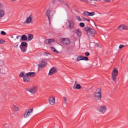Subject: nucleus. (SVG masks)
Returning <instances> with one entry per match:
<instances>
[{
    "instance_id": "obj_14",
    "label": "nucleus",
    "mask_w": 128,
    "mask_h": 128,
    "mask_svg": "<svg viewBox=\"0 0 128 128\" xmlns=\"http://www.w3.org/2000/svg\"><path fill=\"white\" fill-rule=\"evenodd\" d=\"M54 74H56V68H53L50 70L48 76H54Z\"/></svg>"
},
{
    "instance_id": "obj_4",
    "label": "nucleus",
    "mask_w": 128,
    "mask_h": 128,
    "mask_svg": "<svg viewBox=\"0 0 128 128\" xmlns=\"http://www.w3.org/2000/svg\"><path fill=\"white\" fill-rule=\"evenodd\" d=\"M28 44L26 42H23L20 46V48L22 52H26L28 50Z\"/></svg>"
},
{
    "instance_id": "obj_2",
    "label": "nucleus",
    "mask_w": 128,
    "mask_h": 128,
    "mask_svg": "<svg viewBox=\"0 0 128 128\" xmlns=\"http://www.w3.org/2000/svg\"><path fill=\"white\" fill-rule=\"evenodd\" d=\"M112 80L114 82H116L118 80V68H114L111 74Z\"/></svg>"
},
{
    "instance_id": "obj_15",
    "label": "nucleus",
    "mask_w": 128,
    "mask_h": 128,
    "mask_svg": "<svg viewBox=\"0 0 128 128\" xmlns=\"http://www.w3.org/2000/svg\"><path fill=\"white\" fill-rule=\"evenodd\" d=\"M23 81L24 82H30V78H28L27 74H25L24 76V77Z\"/></svg>"
},
{
    "instance_id": "obj_35",
    "label": "nucleus",
    "mask_w": 128,
    "mask_h": 128,
    "mask_svg": "<svg viewBox=\"0 0 128 128\" xmlns=\"http://www.w3.org/2000/svg\"><path fill=\"white\" fill-rule=\"evenodd\" d=\"M124 48V45H120V46H119L120 50H122V48Z\"/></svg>"
},
{
    "instance_id": "obj_29",
    "label": "nucleus",
    "mask_w": 128,
    "mask_h": 128,
    "mask_svg": "<svg viewBox=\"0 0 128 128\" xmlns=\"http://www.w3.org/2000/svg\"><path fill=\"white\" fill-rule=\"evenodd\" d=\"M51 50H52V52H56V54H58V52L56 50V48H54V47H52Z\"/></svg>"
},
{
    "instance_id": "obj_46",
    "label": "nucleus",
    "mask_w": 128,
    "mask_h": 128,
    "mask_svg": "<svg viewBox=\"0 0 128 128\" xmlns=\"http://www.w3.org/2000/svg\"><path fill=\"white\" fill-rule=\"evenodd\" d=\"M16 0H11V2H16Z\"/></svg>"
},
{
    "instance_id": "obj_47",
    "label": "nucleus",
    "mask_w": 128,
    "mask_h": 128,
    "mask_svg": "<svg viewBox=\"0 0 128 128\" xmlns=\"http://www.w3.org/2000/svg\"><path fill=\"white\" fill-rule=\"evenodd\" d=\"M1 72H2V68H0V74Z\"/></svg>"
},
{
    "instance_id": "obj_44",
    "label": "nucleus",
    "mask_w": 128,
    "mask_h": 128,
    "mask_svg": "<svg viewBox=\"0 0 128 128\" xmlns=\"http://www.w3.org/2000/svg\"><path fill=\"white\" fill-rule=\"evenodd\" d=\"M96 46L98 48H100V46L98 44H96Z\"/></svg>"
},
{
    "instance_id": "obj_8",
    "label": "nucleus",
    "mask_w": 128,
    "mask_h": 128,
    "mask_svg": "<svg viewBox=\"0 0 128 128\" xmlns=\"http://www.w3.org/2000/svg\"><path fill=\"white\" fill-rule=\"evenodd\" d=\"M48 102L50 106L56 105V97L54 96H51L48 99Z\"/></svg>"
},
{
    "instance_id": "obj_28",
    "label": "nucleus",
    "mask_w": 128,
    "mask_h": 128,
    "mask_svg": "<svg viewBox=\"0 0 128 128\" xmlns=\"http://www.w3.org/2000/svg\"><path fill=\"white\" fill-rule=\"evenodd\" d=\"M63 100L64 102V104H68V98L66 97H63Z\"/></svg>"
},
{
    "instance_id": "obj_23",
    "label": "nucleus",
    "mask_w": 128,
    "mask_h": 128,
    "mask_svg": "<svg viewBox=\"0 0 128 128\" xmlns=\"http://www.w3.org/2000/svg\"><path fill=\"white\" fill-rule=\"evenodd\" d=\"M76 34H78V36H82V31L78 29V30H76Z\"/></svg>"
},
{
    "instance_id": "obj_25",
    "label": "nucleus",
    "mask_w": 128,
    "mask_h": 128,
    "mask_svg": "<svg viewBox=\"0 0 128 128\" xmlns=\"http://www.w3.org/2000/svg\"><path fill=\"white\" fill-rule=\"evenodd\" d=\"M80 60H84V56H79L77 58L78 62H80Z\"/></svg>"
},
{
    "instance_id": "obj_43",
    "label": "nucleus",
    "mask_w": 128,
    "mask_h": 128,
    "mask_svg": "<svg viewBox=\"0 0 128 128\" xmlns=\"http://www.w3.org/2000/svg\"><path fill=\"white\" fill-rule=\"evenodd\" d=\"M48 18L50 22V19L52 18V17L48 16Z\"/></svg>"
},
{
    "instance_id": "obj_33",
    "label": "nucleus",
    "mask_w": 128,
    "mask_h": 128,
    "mask_svg": "<svg viewBox=\"0 0 128 128\" xmlns=\"http://www.w3.org/2000/svg\"><path fill=\"white\" fill-rule=\"evenodd\" d=\"M1 34L2 36H6V32H4V31H2Z\"/></svg>"
},
{
    "instance_id": "obj_41",
    "label": "nucleus",
    "mask_w": 128,
    "mask_h": 128,
    "mask_svg": "<svg viewBox=\"0 0 128 128\" xmlns=\"http://www.w3.org/2000/svg\"><path fill=\"white\" fill-rule=\"evenodd\" d=\"M78 20L79 22H82V19L80 17L78 18Z\"/></svg>"
},
{
    "instance_id": "obj_6",
    "label": "nucleus",
    "mask_w": 128,
    "mask_h": 128,
    "mask_svg": "<svg viewBox=\"0 0 128 128\" xmlns=\"http://www.w3.org/2000/svg\"><path fill=\"white\" fill-rule=\"evenodd\" d=\"M48 60L46 59H42L40 62V64L38 65V66L40 68H46L48 66V63L46 62Z\"/></svg>"
},
{
    "instance_id": "obj_19",
    "label": "nucleus",
    "mask_w": 128,
    "mask_h": 128,
    "mask_svg": "<svg viewBox=\"0 0 128 128\" xmlns=\"http://www.w3.org/2000/svg\"><path fill=\"white\" fill-rule=\"evenodd\" d=\"M62 40L64 44L68 45L70 44V40L68 38H63Z\"/></svg>"
},
{
    "instance_id": "obj_30",
    "label": "nucleus",
    "mask_w": 128,
    "mask_h": 128,
    "mask_svg": "<svg viewBox=\"0 0 128 128\" xmlns=\"http://www.w3.org/2000/svg\"><path fill=\"white\" fill-rule=\"evenodd\" d=\"M14 111L16 112H18V110H20V109L18 108V106H14Z\"/></svg>"
},
{
    "instance_id": "obj_45",
    "label": "nucleus",
    "mask_w": 128,
    "mask_h": 128,
    "mask_svg": "<svg viewBox=\"0 0 128 128\" xmlns=\"http://www.w3.org/2000/svg\"><path fill=\"white\" fill-rule=\"evenodd\" d=\"M2 4L1 3H0V8H2Z\"/></svg>"
},
{
    "instance_id": "obj_51",
    "label": "nucleus",
    "mask_w": 128,
    "mask_h": 128,
    "mask_svg": "<svg viewBox=\"0 0 128 128\" xmlns=\"http://www.w3.org/2000/svg\"><path fill=\"white\" fill-rule=\"evenodd\" d=\"M116 0H113L114 2H115Z\"/></svg>"
},
{
    "instance_id": "obj_39",
    "label": "nucleus",
    "mask_w": 128,
    "mask_h": 128,
    "mask_svg": "<svg viewBox=\"0 0 128 128\" xmlns=\"http://www.w3.org/2000/svg\"><path fill=\"white\" fill-rule=\"evenodd\" d=\"M50 54L48 53H46V52L44 53V56H48Z\"/></svg>"
},
{
    "instance_id": "obj_21",
    "label": "nucleus",
    "mask_w": 128,
    "mask_h": 128,
    "mask_svg": "<svg viewBox=\"0 0 128 128\" xmlns=\"http://www.w3.org/2000/svg\"><path fill=\"white\" fill-rule=\"evenodd\" d=\"M32 20V17H28L26 20V21L25 22L24 24H30Z\"/></svg>"
},
{
    "instance_id": "obj_20",
    "label": "nucleus",
    "mask_w": 128,
    "mask_h": 128,
    "mask_svg": "<svg viewBox=\"0 0 128 128\" xmlns=\"http://www.w3.org/2000/svg\"><path fill=\"white\" fill-rule=\"evenodd\" d=\"M27 76H28V78H34L36 76V74L34 72H30L26 74Z\"/></svg>"
},
{
    "instance_id": "obj_48",
    "label": "nucleus",
    "mask_w": 128,
    "mask_h": 128,
    "mask_svg": "<svg viewBox=\"0 0 128 128\" xmlns=\"http://www.w3.org/2000/svg\"><path fill=\"white\" fill-rule=\"evenodd\" d=\"M92 68V66H91L90 67V68Z\"/></svg>"
},
{
    "instance_id": "obj_7",
    "label": "nucleus",
    "mask_w": 128,
    "mask_h": 128,
    "mask_svg": "<svg viewBox=\"0 0 128 128\" xmlns=\"http://www.w3.org/2000/svg\"><path fill=\"white\" fill-rule=\"evenodd\" d=\"M33 112H34V108H30L26 110L24 114V118H28V116H30V114H32Z\"/></svg>"
},
{
    "instance_id": "obj_22",
    "label": "nucleus",
    "mask_w": 128,
    "mask_h": 128,
    "mask_svg": "<svg viewBox=\"0 0 128 128\" xmlns=\"http://www.w3.org/2000/svg\"><path fill=\"white\" fill-rule=\"evenodd\" d=\"M34 40V35L30 34L28 35V40L30 42Z\"/></svg>"
},
{
    "instance_id": "obj_1",
    "label": "nucleus",
    "mask_w": 128,
    "mask_h": 128,
    "mask_svg": "<svg viewBox=\"0 0 128 128\" xmlns=\"http://www.w3.org/2000/svg\"><path fill=\"white\" fill-rule=\"evenodd\" d=\"M94 98L96 100H102V89L98 88L96 92H94Z\"/></svg>"
},
{
    "instance_id": "obj_9",
    "label": "nucleus",
    "mask_w": 128,
    "mask_h": 128,
    "mask_svg": "<svg viewBox=\"0 0 128 128\" xmlns=\"http://www.w3.org/2000/svg\"><path fill=\"white\" fill-rule=\"evenodd\" d=\"M56 14V12L52 10H48L46 12V16H54Z\"/></svg>"
},
{
    "instance_id": "obj_26",
    "label": "nucleus",
    "mask_w": 128,
    "mask_h": 128,
    "mask_svg": "<svg viewBox=\"0 0 128 128\" xmlns=\"http://www.w3.org/2000/svg\"><path fill=\"white\" fill-rule=\"evenodd\" d=\"M4 16V10H0V16Z\"/></svg>"
},
{
    "instance_id": "obj_10",
    "label": "nucleus",
    "mask_w": 128,
    "mask_h": 128,
    "mask_svg": "<svg viewBox=\"0 0 128 128\" xmlns=\"http://www.w3.org/2000/svg\"><path fill=\"white\" fill-rule=\"evenodd\" d=\"M118 30L122 32L123 30H128V26L124 24H122L118 27Z\"/></svg>"
},
{
    "instance_id": "obj_50",
    "label": "nucleus",
    "mask_w": 128,
    "mask_h": 128,
    "mask_svg": "<svg viewBox=\"0 0 128 128\" xmlns=\"http://www.w3.org/2000/svg\"><path fill=\"white\" fill-rule=\"evenodd\" d=\"M18 46L17 45V46H16V47H18Z\"/></svg>"
},
{
    "instance_id": "obj_12",
    "label": "nucleus",
    "mask_w": 128,
    "mask_h": 128,
    "mask_svg": "<svg viewBox=\"0 0 128 128\" xmlns=\"http://www.w3.org/2000/svg\"><path fill=\"white\" fill-rule=\"evenodd\" d=\"M54 42H56V40H54V38L47 39L45 40L44 44L46 45L52 44Z\"/></svg>"
},
{
    "instance_id": "obj_5",
    "label": "nucleus",
    "mask_w": 128,
    "mask_h": 128,
    "mask_svg": "<svg viewBox=\"0 0 128 128\" xmlns=\"http://www.w3.org/2000/svg\"><path fill=\"white\" fill-rule=\"evenodd\" d=\"M38 88L36 86H34L30 88H27L26 89V92H30L31 94L34 95L36 92H38Z\"/></svg>"
},
{
    "instance_id": "obj_31",
    "label": "nucleus",
    "mask_w": 128,
    "mask_h": 128,
    "mask_svg": "<svg viewBox=\"0 0 128 128\" xmlns=\"http://www.w3.org/2000/svg\"><path fill=\"white\" fill-rule=\"evenodd\" d=\"M83 60H86L88 62V60H90V59H88V57L83 56Z\"/></svg>"
},
{
    "instance_id": "obj_32",
    "label": "nucleus",
    "mask_w": 128,
    "mask_h": 128,
    "mask_svg": "<svg viewBox=\"0 0 128 128\" xmlns=\"http://www.w3.org/2000/svg\"><path fill=\"white\" fill-rule=\"evenodd\" d=\"M6 41L2 40H0V44H5Z\"/></svg>"
},
{
    "instance_id": "obj_37",
    "label": "nucleus",
    "mask_w": 128,
    "mask_h": 128,
    "mask_svg": "<svg viewBox=\"0 0 128 128\" xmlns=\"http://www.w3.org/2000/svg\"><path fill=\"white\" fill-rule=\"evenodd\" d=\"M84 20H86V22H90V20L86 19V18H84Z\"/></svg>"
},
{
    "instance_id": "obj_40",
    "label": "nucleus",
    "mask_w": 128,
    "mask_h": 128,
    "mask_svg": "<svg viewBox=\"0 0 128 128\" xmlns=\"http://www.w3.org/2000/svg\"><path fill=\"white\" fill-rule=\"evenodd\" d=\"M105 2H110V0H104Z\"/></svg>"
},
{
    "instance_id": "obj_42",
    "label": "nucleus",
    "mask_w": 128,
    "mask_h": 128,
    "mask_svg": "<svg viewBox=\"0 0 128 128\" xmlns=\"http://www.w3.org/2000/svg\"><path fill=\"white\" fill-rule=\"evenodd\" d=\"M22 36H16V40H18L20 38H21Z\"/></svg>"
},
{
    "instance_id": "obj_13",
    "label": "nucleus",
    "mask_w": 128,
    "mask_h": 128,
    "mask_svg": "<svg viewBox=\"0 0 128 128\" xmlns=\"http://www.w3.org/2000/svg\"><path fill=\"white\" fill-rule=\"evenodd\" d=\"M68 24L70 28V30H72V28H74V22L68 20Z\"/></svg>"
},
{
    "instance_id": "obj_16",
    "label": "nucleus",
    "mask_w": 128,
    "mask_h": 128,
    "mask_svg": "<svg viewBox=\"0 0 128 128\" xmlns=\"http://www.w3.org/2000/svg\"><path fill=\"white\" fill-rule=\"evenodd\" d=\"M28 40V36L26 35H23L21 36V39L20 40V42H26Z\"/></svg>"
},
{
    "instance_id": "obj_18",
    "label": "nucleus",
    "mask_w": 128,
    "mask_h": 128,
    "mask_svg": "<svg viewBox=\"0 0 128 128\" xmlns=\"http://www.w3.org/2000/svg\"><path fill=\"white\" fill-rule=\"evenodd\" d=\"M85 30L86 32H88V34H94V30L90 28H86Z\"/></svg>"
},
{
    "instance_id": "obj_36",
    "label": "nucleus",
    "mask_w": 128,
    "mask_h": 128,
    "mask_svg": "<svg viewBox=\"0 0 128 128\" xmlns=\"http://www.w3.org/2000/svg\"><path fill=\"white\" fill-rule=\"evenodd\" d=\"M86 56H90V52H86V54H85Z\"/></svg>"
},
{
    "instance_id": "obj_49",
    "label": "nucleus",
    "mask_w": 128,
    "mask_h": 128,
    "mask_svg": "<svg viewBox=\"0 0 128 128\" xmlns=\"http://www.w3.org/2000/svg\"><path fill=\"white\" fill-rule=\"evenodd\" d=\"M0 20H2V16L0 17Z\"/></svg>"
},
{
    "instance_id": "obj_34",
    "label": "nucleus",
    "mask_w": 128,
    "mask_h": 128,
    "mask_svg": "<svg viewBox=\"0 0 128 128\" xmlns=\"http://www.w3.org/2000/svg\"><path fill=\"white\" fill-rule=\"evenodd\" d=\"M80 26L81 28H84L85 24L84 23H80Z\"/></svg>"
},
{
    "instance_id": "obj_24",
    "label": "nucleus",
    "mask_w": 128,
    "mask_h": 128,
    "mask_svg": "<svg viewBox=\"0 0 128 128\" xmlns=\"http://www.w3.org/2000/svg\"><path fill=\"white\" fill-rule=\"evenodd\" d=\"M90 0V2H100L102 0H80V2H88Z\"/></svg>"
},
{
    "instance_id": "obj_38",
    "label": "nucleus",
    "mask_w": 128,
    "mask_h": 128,
    "mask_svg": "<svg viewBox=\"0 0 128 128\" xmlns=\"http://www.w3.org/2000/svg\"><path fill=\"white\" fill-rule=\"evenodd\" d=\"M4 128H8V124H6L4 125Z\"/></svg>"
},
{
    "instance_id": "obj_17",
    "label": "nucleus",
    "mask_w": 128,
    "mask_h": 128,
    "mask_svg": "<svg viewBox=\"0 0 128 128\" xmlns=\"http://www.w3.org/2000/svg\"><path fill=\"white\" fill-rule=\"evenodd\" d=\"M77 82H75V84L74 86V90H82V86L80 84H76Z\"/></svg>"
},
{
    "instance_id": "obj_27",
    "label": "nucleus",
    "mask_w": 128,
    "mask_h": 128,
    "mask_svg": "<svg viewBox=\"0 0 128 128\" xmlns=\"http://www.w3.org/2000/svg\"><path fill=\"white\" fill-rule=\"evenodd\" d=\"M26 75H24V72H21V73H20V75H19V76H20V78H24V76H25Z\"/></svg>"
},
{
    "instance_id": "obj_3",
    "label": "nucleus",
    "mask_w": 128,
    "mask_h": 128,
    "mask_svg": "<svg viewBox=\"0 0 128 128\" xmlns=\"http://www.w3.org/2000/svg\"><path fill=\"white\" fill-rule=\"evenodd\" d=\"M98 112L102 114H104L108 112V106L106 105H102L98 108Z\"/></svg>"
},
{
    "instance_id": "obj_11",
    "label": "nucleus",
    "mask_w": 128,
    "mask_h": 128,
    "mask_svg": "<svg viewBox=\"0 0 128 128\" xmlns=\"http://www.w3.org/2000/svg\"><path fill=\"white\" fill-rule=\"evenodd\" d=\"M83 16H96V12H84L83 13Z\"/></svg>"
}]
</instances>
